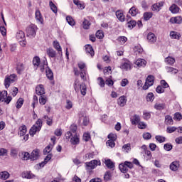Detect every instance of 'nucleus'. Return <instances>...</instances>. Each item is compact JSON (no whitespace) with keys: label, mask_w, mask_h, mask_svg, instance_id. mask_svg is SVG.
<instances>
[{"label":"nucleus","mask_w":182,"mask_h":182,"mask_svg":"<svg viewBox=\"0 0 182 182\" xmlns=\"http://www.w3.org/2000/svg\"><path fill=\"white\" fill-rule=\"evenodd\" d=\"M16 70L17 73H18V75H21V73H22V72L25 70V65H23L22 63H18L16 66Z\"/></svg>","instance_id":"27"},{"label":"nucleus","mask_w":182,"mask_h":182,"mask_svg":"<svg viewBox=\"0 0 182 182\" xmlns=\"http://www.w3.org/2000/svg\"><path fill=\"white\" fill-rule=\"evenodd\" d=\"M23 178H33L35 177V175L33 173H31L29 171H26L22 173Z\"/></svg>","instance_id":"30"},{"label":"nucleus","mask_w":182,"mask_h":182,"mask_svg":"<svg viewBox=\"0 0 182 182\" xmlns=\"http://www.w3.org/2000/svg\"><path fill=\"white\" fill-rule=\"evenodd\" d=\"M97 166H100V161L92 160L90 162L86 163V167L87 170H93L94 168H96Z\"/></svg>","instance_id":"7"},{"label":"nucleus","mask_w":182,"mask_h":182,"mask_svg":"<svg viewBox=\"0 0 182 182\" xmlns=\"http://www.w3.org/2000/svg\"><path fill=\"white\" fill-rule=\"evenodd\" d=\"M23 105V99L19 98L16 102V109H21Z\"/></svg>","instance_id":"55"},{"label":"nucleus","mask_w":182,"mask_h":182,"mask_svg":"<svg viewBox=\"0 0 182 182\" xmlns=\"http://www.w3.org/2000/svg\"><path fill=\"white\" fill-rule=\"evenodd\" d=\"M84 29H89V27L90 26V23L87 20H85L82 23Z\"/></svg>","instance_id":"64"},{"label":"nucleus","mask_w":182,"mask_h":182,"mask_svg":"<svg viewBox=\"0 0 182 182\" xmlns=\"http://www.w3.org/2000/svg\"><path fill=\"white\" fill-rule=\"evenodd\" d=\"M80 90L81 95H82V96L86 95L87 88H86V85H85V83L80 84Z\"/></svg>","instance_id":"37"},{"label":"nucleus","mask_w":182,"mask_h":182,"mask_svg":"<svg viewBox=\"0 0 182 182\" xmlns=\"http://www.w3.org/2000/svg\"><path fill=\"white\" fill-rule=\"evenodd\" d=\"M129 13L132 16H136V15L139 14V10L136 9L135 6H133L129 9Z\"/></svg>","instance_id":"39"},{"label":"nucleus","mask_w":182,"mask_h":182,"mask_svg":"<svg viewBox=\"0 0 182 182\" xmlns=\"http://www.w3.org/2000/svg\"><path fill=\"white\" fill-rule=\"evenodd\" d=\"M164 150H166V151H170L172 150L173 149V145H171V144H166L164 146Z\"/></svg>","instance_id":"61"},{"label":"nucleus","mask_w":182,"mask_h":182,"mask_svg":"<svg viewBox=\"0 0 182 182\" xmlns=\"http://www.w3.org/2000/svg\"><path fill=\"white\" fill-rule=\"evenodd\" d=\"M142 117L143 119H144V120H149L151 117V112L148 111H144Z\"/></svg>","instance_id":"40"},{"label":"nucleus","mask_w":182,"mask_h":182,"mask_svg":"<svg viewBox=\"0 0 182 182\" xmlns=\"http://www.w3.org/2000/svg\"><path fill=\"white\" fill-rule=\"evenodd\" d=\"M119 168L122 173H127L129 171V168L126 164H121L119 165Z\"/></svg>","instance_id":"33"},{"label":"nucleus","mask_w":182,"mask_h":182,"mask_svg":"<svg viewBox=\"0 0 182 182\" xmlns=\"http://www.w3.org/2000/svg\"><path fill=\"white\" fill-rule=\"evenodd\" d=\"M52 149H53V145L49 144L43 150L44 154H49V152L52 151Z\"/></svg>","instance_id":"46"},{"label":"nucleus","mask_w":182,"mask_h":182,"mask_svg":"<svg viewBox=\"0 0 182 182\" xmlns=\"http://www.w3.org/2000/svg\"><path fill=\"white\" fill-rule=\"evenodd\" d=\"M80 77H81V79H82V80H87L86 76L87 75V71H86V70H81L80 73Z\"/></svg>","instance_id":"53"},{"label":"nucleus","mask_w":182,"mask_h":182,"mask_svg":"<svg viewBox=\"0 0 182 182\" xmlns=\"http://www.w3.org/2000/svg\"><path fill=\"white\" fill-rule=\"evenodd\" d=\"M155 140L159 143H164V141H166V137L161 135H156L155 136Z\"/></svg>","instance_id":"43"},{"label":"nucleus","mask_w":182,"mask_h":182,"mask_svg":"<svg viewBox=\"0 0 182 182\" xmlns=\"http://www.w3.org/2000/svg\"><path fill=\"white\" fill-rule=\"evenodd\" d=\"M36 31H38V27L36 25L31 24L28 26L26 28L27 36H30L31 38L35 36L36 35Z\"/></svg>","instance_id":"4"},{"label":"nucleus","mask_w":182,"mask_h":182,"mask_svg":"<svg viewBox=\"0 0 182 182\" xmlns=\"http://www.w3.org/2000/svg\"><path fill=\"white\" fill-rule=\"evenodd\" d=\"M75 5H77L79 9H85V4L79 0H73Z\"/></svg>","instance_id":"34"},{"label":"nucleus","mask_w":182,"mask_h":182,"mask_svg":"<svg viewBox=\"0 0 182 182\" xmlns=\"http://www.w3.org/2000/svg\"><path fill=\"white\" fill-rule=\"evenodd\" d=\"M18 80V76L16 74H11L6 75L4 79V86L6 89H8L11 86V83H15Z\"/></svg>","instance_id":"2"},{"label":"nucleus","mask_w":182,"mask_h":182,"mask_svg":"<svg viewBox=\"0 0 182 182\" xmlns=\"http://www.w3.org/2000/svg\"><path fill=\"white\" fill-rule=\"evenodd\" d=\"M82 139L85 141H89L90 140V134L88 132L84 133Z\"/></svg>","instance_id":"62"},{"label":"nucleus","mask_w":182,"mask_h":182,"mask_svg":"<svg viewBox=\"0 0 182 182\" xmlns=\"http://www.w3.org/2000/svg\"><path fill=\"white\" fill-rule=\"evenodd\" d=\"M79 87H80V81L78 79H76L74 82V89L75 92H79Z\"/></svg>","instance_id":"50"},{"label":"nucleus","mask_w":182,"mask_h":182,"mask_svg":"<svg viewBox=\"0 0 182 182\" xmlns=\"http://www.w3.org/2000/svg\"><path fill=\"white\" fill-rule=\"evenodd\" d=\"M170 168L172 171H177L180 168V161H174L170 164Z\"/></svg>","instance_id":"14"},{"label":"nucleus","mask_w":182,"mask_h":182,"mask_svg":"<svg viewBox=\"0 0 182 182\" xmlns=\"http://www.w3.org/2000/svg\"><path fill=\"white\" fill-rule=\"evenodd\" d=\"M154 107L156 110H164L166 109V104L157 102L154 105Z\"/></svg>","instance_id":"29"},{"label":"nucleus","mask_w":182,"mask_h":182,"mask_svg":"<svg viewBox=\"0 0 182 182\" xmlns=\"http://www.w3.org/2000/svg\"><path fill=\"white\" fill-rule=\"evenodd\" d=\"M120 68L124 69V70H130V69H132V63H130L129 61L127 63H123L120 65Z\"/></svg>","instance_id":"25"},{"label":"nucleus","mask_w":182,"mask_h":182,"mask_svg":"<svg viewBox=\"0 0 182 182\" xmlns=\"http://www.w3.org/2000/svg\"><path fill=\"white\" fill-rule=\"evenodd\" d=\"M44 119H47V124L48 126H52L53 123V119L52 118H49L48 116H44Z\"/></svg>","instance_id":"63"},{"label":"nucleus","mask_w":182,"mask_h":182,"mask_svg":"<svg viewBox=\"0 0 182 182\" xmlns=\"http://www.w3.org/2000/svg\"><path fill=\"white\" fill-rule=\"evenodd\" d=\"M49 6H50L51 11H53V12L54 14H58V7L56 6V5H55V4H53V2L50 1Z\"/></svg>","instance_id":"44"},{"label":"nucleus","mask_w":182,"mask_h":182,"mask_svg":"<svg viewBox=\"0 0 182 182\" xmlns=\"http://www.w3.org/2000/svg\"><path fill=\"white\" fill-rule=\"evenodd\" d=\"M33 65L35 66V68L39 67L41 65V58H39V57H35L33 59Z\"/></svg>","instance_id":"42"},{"label":"nucleus","mask_w":182,"mask_h":182,"mask_svg":"<svg viewBox=\"0 0 182 182\" xmlns=\"http://www.w3.org/2000/svg\"><path fill=\"white\" fill-rule=\"evenodd\" d=\"M117 103L119 106L124 107V106H126V103H127V99L124 96H121L119 97Z\"/></svg>","instance_id":"16"},{"label":"nucleus","mask_w":182,"mask_h":182,"mask_svg":"<svg viewBox=\"0 0 182 182\" xmlns=\"http://www.w3.org/2000/svg\"><path fill=\"white\" fill-rule=\"evenodd\" d=\"M22 155L23 156L22 160L26 161L29 160V159H31V154L28 152H23Z\"/></svg>","instance_id":"59"},{"label":"nucleus","mask_w":182,"mask_h":182,"mask_svg":"<svg viewBox=\"0 0 182 182\" xmlns=\"http://www.w3.org/2000/svg\"><path fill=\"white\" fill-rule=\"evenodd\" d=\"M169 11L171 14H178V12H180V7L176 4H173L169 7Z\"/></svg>","instance_id":"19"},{"label":"nucleus","mask_w":182,"mask_h":182,"mask_svg":"<svg viewBox=\"0 0 182 182\" xmlns=\"http://www.w3.org/2000/svg\"><path fill=\"white\" fill-rule=\"evenodd\" d=\"M154 85V76L149 75L146 79L144 85L143 86L144 90H147L149 87Z\"/></svg>","instance_id":"6"},{"label":"nucleus","mask_w":182,"mask_h":182,"mask_svg":"<svg viewBox=\"0 0 182 182\" xmlns=\"http://www.w3.org/2000/svg\"><path fill=\"white\" fill-rule=\"evenodd\" d=\"M163 5H164V4L161 1L159 3L154 4L152 6V11L159 12L160 9H161V7L163 6Z\"/></svg>","instance_id":"21"},{"label":"nucleus","mask_w":182,"mask_h":182,"mask_svg":"<svg viewBox=\"0 0 182 182\" xmlns=\"http://www.w3.org/2000/svg\"><path fill=\"white\" fill-rule=\"evenodd\" d=\"M103 36H105L103 34V31L98 30L96 33V38H97L98 39H103Z\"/></svg>","instance_id":"60"},{"label":"nucleus","mask_w":182,"mask_h":182,"mask_svg":"<svg viewBox=\"0 0 182 182\" xmlns=\"http://www.w3.org/2000/svg\"><path fill=\"white\" fill-rule=\"evenodd\" d=\"M166 70L168 73H178V70L173 68V67H166Z\"/></svg>","instance_id":"38"},{"label":"nucleus","mask_w":182,"mask_h":182,"mask_svg":"<svg viewBox=\"0 0 182 182\" xmlns=\"http://www.w3.org/2000/svg\"><path fill=\"white\" fill-rule=\"evenodd\" d=\"M18 134V136H20V137H22V136H24L23 138V141H28L29 139V134H26V126L23 125L20 127Z\"/></svg>","instance_id":"5"},{"label":"nucleus","mask_w":182,"mask_h":182,"mask_svg":"<svg viewBox=\"0 0 182 182\" xmlns=\"http://www.w3.org/2000/svg\"><path fill=\"white\" fill-rule=\"evenodd\" d=\"M46 53L49 58H56V51L52 48H47Z\"/></svg>","instance_id":"24"},{"label":"nucleus","mask_w":182,"mask_h":182,"mask_svg":"<svg viewBox=\"0 0 182 182\" xmlns=\"http://www.w3.org/2000/svg\"><path fill=\"white\" fill-rule=\"evenodd\" d=\"M53 46L54 49H56V50L58 52L59 55H62V47L60 46V44L58 41H54L53 43Z\"/></svg>","instance_id":"17"},{"label":"nucleus","mask_w":182,"mask_h":182,"mask_svg":"<svg viewBox=\"0 0 182 182\" xmlns=\"http://www.w3.org/2000/svg\"><path fill=\"white\" fill-rule=\"evenodd\" d=\"M127 25V28H129V29H133V28H134V26H136V21L132 20V21H129Z\"/></svg>","instance_id":"51"},{"label":"nucleus","mask_w":182,"mask_h":182,"mask_svg":"<svg viewBox=\"0 0 182 182\" xmlns=\"http://www.w3.org/2000/svg\"><path fill=\"white\" fill-rule=\"evenodd\" d=\"M39 157V150H33L30 155V160H38Z\"/></svg>","instance_id":"18"},{"label":"nucleus","mask_w":182,"mask_h":182,"mask_svg":"<svg viewBox=\"0 0 182 182\" xmlns=\"http://www.w3.org/2000/svg\"><path fill=\"white\" fill-rule=\"evenodd\" d=\"M16 38L17 41H25V33L22 31H17L16 34Z\"/></svg>","instance_id":"23"},{"label":"nucleus","mask_w":182,"mask_h":182,"mask_svg":"<svg viewBox=\"0 0 182 182\" xmlns=\"http://www.w3.org/2000/svg\"><path fill=\"white\" fill-rule=\"evenodd\" d=\"M169 22H171V23H176L177 25H180L182 23V17L181 16L172 17L170 18Z\"/></svg>","instance_id":"11"},{"label":"nucleus","mask_w":182,"mask_h":182,"mask_svg":"<svg viewBox=\"0 0 182 182\" xmlns=\"http://www.w3.org/2000/svg\"><path fill=\"white\" fill-rule=\"evenodd\" d=\"M130 150H132V147L130 146V144H124L122 146V151H124L125 153H129V151H130Z\"/></svg>","instance_id":"48"},{"label":"nucleus","mask_w":182,"mask_h":182,"mask_svg":"<svg viewBox=\"0 0 182 182\" xmlns=\"http://www.w3.org/2000/svg\"><path fill=\"white\" fill-rule=\"evenodd\" d=\"M165 123L166 124H174V121H173V117H171V116L170 115H166L165 117Z\"/></svg>","instance_id":"35"},{"label":"nucleus","mask_w":182,"mask_h":182,"mask_svg":"<svg viewBox=\"0 0 182 182\" xmlns=\"http://www.w3.org/2000/svg\"><path fill=\"white\" fill-rule=\"evenodd\" d=\"M2 21L0 23V32L3 36H5L6 35V28L5 26H6V22L5 21V18H4V14H1Z\"/></svg>","instance_id":"8"},{"label":"nucleus","mask_w":182,"mask_h":182,"mask_svg":"<svg viewBox=\"0 0 182 182\" xmlns=\"http://www.w3.org/2000/svg\"><path fill=\"white\" fill-rule=\"evenodd\" d=\"M36 93L38 96H43L45 95V88L43 85H39L36 87Z\"/></svg>","instance_id":"13"},{"label":"nucleus","mask_w":182,"mask_h":182,"mask_svg":"<svg viewBox=\"0 0 182 182\" xmlns=\"http://www.w3.org/2000/svg\"><path fill=\"white\" fill-rule=\"evenodd\" d=\"M154 94L153 92H149L146 95V102H153L154 100Z\"/></svg>","instance_id":"45"},{"label":"nucleus","mask_w":182,"mask_h":182,"mask_svg":"<svg viewBox=\"0 0 182 182\" xmlns=\"http://www.w3.org/2000/svg\"><path fill=\"white\" fill-rule=\"evenodd\" d=\"M165 63H166L167 65H170L171 66H173V65L176 63V59L173 57L168 56L165 58Z\"/></svg>","instance_id":"26"},{"label":"nucleus","mask_w":182,"mask_h":182,"mask_svg":"<svg viewBox=\"0 0 182 182\" xmlns=\"http://www.w3.org/2000/svg\"><path fill=\"white\" fill-rule=\"evenodd\" d=\"M73 107V103L72 102V101L67 100L65 104V109H67L68 110H70V109H72Z\"/></svg>","instance_id":"54"},{"label":"nucleus","mask_w":182,"mask_h":182,"mask_svg":"<svg viewBox=\"0 0 182 182\" xmlns=\"http://www.w3.org/2000/svg\"><path fill=\"white\" fill-rule=\"evenodd\" d=\"M153 16V14L151 12H146L144 14V21H149Z\"/></svg>","instance_id":"52"},{"label":"nucleus","mask_w":182,"mask_h":182,"mask_svg":"<svg viewBox=\"0 0 182 182\" xmlns=\"http://www.w3.org/2000/svg\"><path fill=\"white\" fill-rule=\"evenodd\" d=\"M132 124H137V123H140V116L135 114L132 117L131 119Z\"/></svg>","instance_id":"31"},{"label":"nucleus","mask_w":182,"mask_h":182,"mask_svg":"<svg viewBox=\"0 0 182 182\" xmlns=\"http://www.w3.org/2000/svg\"><path fill=\"white\" fill-rule=\"evenodd\" d=\"M170 37L171 38V39H180V38H181V34H180L177 31H171Z\"/></svg>","instance_id":"28"},{"label":"nucleus","mask_w":182,"mask_h":182,"mask_svg":"<svg viewBox=\"0 0 182 182\" xmlns=\"http://www.w3.org/2000/svg\"><path fill=\"white\" fill-rule=\"evenodd\" d=\"M146 39L149 43H156L157 41V37L154 33H149Z\"/></svg>","instance_id":"10"},{"label":"nucleus","mask_w":182,"mask_h":182,"mask_svg":"<svg viewBox=\"0 0 182 182\" xmlns=\"http://www.w3.org/2000/svg\"><path fill=\"white\" fill-rule=\"evenodd\" d=\"M112 178V173L110 171H107L104 176V179L105 181H109Z\"/></svg>","instance_id":"56"},{"label":"nucleus","mask_w":182,"mask_h":182,"mask_svg":"<svg viewBox=\"0 0 182 182\" xmlns=\"http://www.w3.org/2000/svg\"><path fill=\"white\" fill-rule=\"evenodd\" d=\"M35 15L36 19L38 22V23H41V25H43V17L42 16L41 11L39 10H36Z\"/></svg>","instance_id":"15"},{"label":"nucleus","mask_w":182,"mask_h":182,"mask_svg":"<svg viewBox=\"0 0 182 182\" xmlns=\"http://www.w3.org/2000/svg\"><path fill=\"white\" fill-rule=\"evenodd\" d=\"M43 124V122H42V119H38L34 125H33L31 127V128L30 129V136H31V137H33L35 136V134H36V133H38V132H41V129H42V126Z\"/></svg>","instance_id":"1"},{"label":"nucleus","mask_w":182,"mask_h":182,"mask_svg":"<svg viewBox=\"0 0 182 182\" xmlns=\"http://www.w3.org/2000/svg\"><path fill=\"white\" fill-rule=\"evenodd\" d=\"M46 102H47L46 96L41 95V97H39L40 105H42V106H43V105H46Z\"/></svg>","instance_id":"47"},{"label":"nucleus","mask_w":182,"mask_h":182,"mask_svg":"<svg viewBox=\"0 0 182 182\" xmlns=\"http://www.w3.org/2000/svg\"><path fill=\"white\" fill-rule=\"evenodd\" d=\"M97 80L99 81L98 85L100 86V87H105V80H103L102 77H99Z\"/></svg>","instance_id":"57"},{"label":"nucleus","mask_w":182,"mask_h":182,"mask_svg":"<svg viewBox=\"0 0 182 182\" xmlns=\"http://www.w3.org/2000/svg\"><path fill=\"white\" fill-rule=\"evenodd\" d=\"M12 100V97L8 96V92L7 91H0V102H4V103H6V105H9L11 103V101Z\"/></svg>","instance_id":"3"},{"label":"nucleus","mask_w":182,"mask_h":182,"mask_svg":"<svg viewBox=\"0 0 182 182\" xmlns=\"http://www.w3.org/2000/svg\"><path fill=\"white\" fill-rule=\"evenodd\" d=\"M105 164L108 168H114V163H113L110 159H105Z\"/></svg>","instance_id":"32"},{"label":"nucleus","mask_w":182,"mask_h":182,"mask_svg":"<svg viewBox=\"0 0 182 182\" xmlns=\"http://www.w3.org/2000/svg\"><path fill=\"white\" fill-rule=\"evenodd\" d=\"M116 16L120 22H124L125 17H124V14H123V11H122L120 10L117 11Z\"/></svg>","instance_id":"20"},{"label":"nucleus","mask_w":182,"mask_h":182,"mask_svg":"<svg viewBox=\"0 0 182 182\" xmlns=\"http://www.w3.org/2000/svg\"><path fill=\"white\" fill-rule=\"evenodd\" d=\"M71 144H73L74 146H76V144H79L80 141V137L79 135H77L76 134L73 135L70 140Z\"/></svg>","instance_id":"12"},{"label":"nucleus","mask_w":182,"mask_h":182,"mask_svg":"<svg viewBox=\"0 0 182 182\" xmlns=\"http://www.w3.org/2000/svg\"><path fill=\"white\" fill-rule=\"evenodd\" d=\"M85 51L88 55H90L92 58L95 56V50H93V48L90 45H86L85 46Z\"/></svg>","instance_id":"22"},{"label":"nucleus","mask_w":182,"mask_h":182,"mask_svg":"<svg viewBox=\"0 0 182 182\" xmlns=\"http://www.w3.org/2000/svg\"><path fill=\"white\" fill-rule=\"evenodd\" d=\"M46 76L48 79H50V80H52L53 79V73L52 72V70L50 68H47L46 70Z\"/></svg>","instance_id":"41"},{"label":"nucleus","mask_w":182,"mask_h":182,"mask_svg":"<svg viewBox=\"0 0 182 182\" xmlns=\"http://www.w3.org/2000/svg\"><path fill=\"white\" fill-rule=\"evenodd\" d=\"M135 65L136 68H146V65H147V61L143 58H139L135 61Z\"/></svg>","instance_id":"9"},{"label":"nucleus","mask_w":182,"mask_h":182,"mask_svg":"<svg viewBox=\"0 0 182 182\" xmlns=\"http://www.w3.org/2000/svg\"><path fill=\"white\" fill-rule=\"evenodd\" d=\"M0 178L1 180H7V178H9V173L8 171L0 172Z\"/></svg>","instance_id":"36"},{"label":"nucleus","mask_w":182,"mask_h":182,"mask_svg":"<svg viewBox=\"0 0 182 182\" xmlns=\"http://www.w3.org/2000/svg\"><path fill=\"white\" fill-rule=\"evenodd\" d=\"M66 21L68 22V23H69L70 25V26H74L75 25V20L73 19V18H72V16H68L66 17Z\"/></svg>","instance_id":"49"},{"label":"nucleus","mask_w":182,"mask_h":182,"mask_svg":"<svg viewBox=\"0 0 182 182\" xmlns=\"http://www.w3.org/2000/svg\"><path fill=\"white\" fill-rule=\"evenodd\" d=\"M176 130H177V127H168L166 128V132L167 133H174V132H176Z\"/></svg>","instance_id":"58"}]
</instances>
